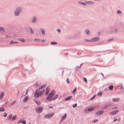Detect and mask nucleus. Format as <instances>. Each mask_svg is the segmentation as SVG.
<instances>
[{"instance_id":"obj_20","label":"nucleus","mask_w":124,"mask_h":124,"mask_svg":"<svg viewBox=\"0 0 124 124\" xmlns=\"http://www.w3.org/2000/svg\"><path fill=\"white\" fill-rule=\"evenodd\" d=\"M29 29L30 30V32L31 34H33L34 33V32L32 29L31 28H30Z\"/></svg>"},{"instance_id":"obj_47","label":"nucleus","mask_w":124,"mask_h":124,"mask_svg":"<svg viewBox=\"0 0 124 124\" xmlns=\"http://www.w3.org/2000/svg\"><path fill=\"white\" fill-rule=\"evenodd\" d=\"M113 109H117V108L116 107H114L113 108Z\"/></svg>"},{"instance_id":"obj_61","label":"nucleus","mask_w":124,"mask_h":124,"mask_svg":"<svg viewBox=\"0 0 124 124\" xmlns=\"http://www.w3.org/2000/svg\"><path fill=\"white\" fill-rule=\"evenodd\" d=\"M28 124H31V123H29Z\"/></svg>"},{"instance_id":"obj_36","label":"nucleus","mask_w":124,"mask_h":124,"mask_svg":"<svg viewBox=\"0 0 124 124\" xmlns=\"http://www.w3.org/2000/svg\"><path fill=\"white\" fill-rule=\"evenodd\" d=\"M117 13L118 14H122V12L120 10H118L117 11Z\"/></svg>"},{"instance_id":"obj_42","label":"nucleus","mask_w":124,"mask_h":124,"mask_svg":"<svg viewBox=\"0 0 124 124\" xmlns=\"http://www.w3.org/2000/svg\"><path fill=\"white\" fill-rule=\"evenodd\" d=\"M84 81L86 83H87V81L86 78H84L83 79Z\"/></svg>"},{"instance_id":"obj_21","label":"nucleus","mask_w":124,"mask_h":124,"mask_svg":"<svg viewBox=\"0 0 124 124\" xmlns=\"http://www.w3.org/2000/svg\"><path fill=\"white\" fill-rule=\"evenodd\" d=\"M5 110V108L3 107H0V112H3Z\"/></svg>"},{"instance_id":"obj_43","label":"nucleus","mask_w":124,"mask_h":124,"mask_svg":"<svg viewBox=\"0 0 124 124\" xmlns=\"http://www.w3.org/2000/svg\"><path fill=\"white\" fill-rule=\"evenodd\" d=\"M21 122L24 124H25L26 123V122L25 120L22 121H21Z\"/></svg>"},{"instance_id":"obj_59","label":"nucleus","mask_w":124,"mask_h":124,"mask_svg":"<svg viewBox=\"0 0 124 124\" xmlns=\"http://www.w3.org/2000/svg\"><path fill=\"white\" fill-rule=\"evenodd\" d=\"M8 102H7L5 103V104H7V103Z\"/></svg>"},{"instance_id":"obj_19","label":"nucleus","mask_w":124,"mask_h":124,"mask_svg":"<svg viewBox=\"0 0 124 124\" xmlns=\"http://www.w3.org/2000/svg\"><path fill=\"white\" fill-rule=\"evenodd\" d=\"M49 87H47L46 89V91L45 93L46 95H47L49 93Z\"/></svg>"},{"instance_id":"obj_1","label":"nucleus","mask_w":124,"mask_h":124,"mask_svg":"<svg viewBox=\"0 0 124 124\" xmlns=\"http://www.w3.org/2000/svg\"><path fill=\"white\" fill-rule=\"evenodd\" d=\"M23 8L21 6L17 7L14 12V14L15 16L18 17L19 16L23 11Z\"/></svg>"},{"instance_id":"obj_38","label":"nucleus","mask_w":124,"mask_h":124,"mask_svg":"<svg viewBox=\"0 0 124 124\" xmlns=\"http://www.w3.org/2000/svg\"><path fill=\"white\" fill-rule=\"evenodd\" d=\"M78 3H79L80 4H81L83 5H86V4L84 3L81 2H80V1L78 2Z\"/></svg>"},{"instance_id":"obj_10","label":"nucleus","mask_w":124,"mask_h":124,"mask_svg":"<svg viewBox=\"0 0 124 124\" xmlns=\"http://www.w3.org/2000/svg\"><path fill=\"white\" fill-rule=\"evenodd\" d=\"M104 111L103 110H102L98 111L96 113V115L100 116L103 114L104 113Z\"/></svg>"},{"instance_id":"obj_58","label":"nucleus","mask_w":124,"mask_h":124,"mask_svg":"<svg viewBox=\"0 0 124 124\" xmlns=\"http://www.w3.org/2000/svg\"><path fill=\"white\" fill-rule=\"evenodd\" d=\"M101 74L103 76H104L103 74L102 73H101Z\"/></svg>"},{"instance_id":"obj_44","label":"nucleus","mask_w":124,"mask_h":124,"mask_svg":"<svg viewBox=\"0 0 124 124\" xmlns=\"http://www.w3.org/2000/svg\"><path fill=\"white\" fill-rule=\"evenodd\" d=\"M118 31V30L117 29H116L114 30V32L115 33H116Z\"/></svg>"},{"instance_id":"obj_18","label":"nucleus","mask_w":124,"mask_h":124,"mask_svg":"<svg viewBox=\"0 0 124 124\" xmlns=\"http://www.w3.org/2000/svg\"><path fill=\"white\" fill-rule=\"evenodd\" d=\"M28 99L29 98L27 96H25L24 98L23 101L24 102H26L28 100Z\"/></svg>"},{"instance_id":"obj_8","label":"nucleus","mask_w":124,"mask_h":124,"mask_svg":"<svg viewBox=\"0 0 124 124\" xmlns=\"http://www.w3.org/2000/svg\"><path fill=\"white\" fill-rule=\"evenodd\" d=\"M66 117H67L66 114L65 113V114H64L63 116H62V118L60 121V122H62L63 120L65 119V118H66Z\"/></svg>"},{"instance_id":"obj_5","label":"nucleus","mask_w":124,"mask_h":124,"mask_svg":"<svg viewBox=\"0 0 124 124\" xmlns=\"http://www.w3.org/2000/svg\"><path fill=\"white\" fill-rule=\"evenodd\" d=\"M100 39L99 37H97L92 38L91 39L92 42H96L98 41Z\"/></svg>"},{"instance_id":"obj_12","label":"nucleus","mask_w":124,"mask_h":124,"mask_svg":"<svg viewBox=\"0 0 124 124\" xmlns=\"http://www.w3.org/2000/svg\"><path fill=\"white\" fill-rule=\"evenodd\" d=\"M118 110H116L113 111L110 113V114L112 115H114L117 114L118 112Z\"/></svg>"},{"instance_id":"obj_16","label":"nucleus","mask_w":124,"mask_h":124,"mask_svg":"<svg viewBox=\"0 0 124 124\" xmlns=\"http://www.w3.org/2000/svg\"><path fill=\"white\" fill-rule=\"evenodd\" d=\"M40 31L41 33L43 35H44L45 34V30L43 29H40Z\"/></svg>"},{"instance_id":"obj_6","label":"nucleus","mask_w":124,"mask_h":124,"mask_svg":"<svg viewBox=\"0 0 124 124\" xmlns=\"http://www.w3.org/2000/svg\"><path fill=\"white\" fill-rule=\"evenodd\" d=\"M37 17L34 16H33L31 22L32 23H35L37 21Z\"/></svg>"},{"instance_id":"obj_11","label":"nucleus","mask_w":124,"mask_h":124,"mask_svg":"<svg viewBox=\"0 0 124 124\" xmlns=\"http://www.w3.org/2000/svg\"><path fill=\"white\" fill-rule=\"evenodd\" d=\"M85 2L86 4L90 5H93L94 3V2L92 1H86Z\"/></svg>"},{"instance_id":"obj_26","label":"nucleus","mask_w":124,"mask_h":124,"mask_svg":"<svg viewBox=\"0 0 124 124\" xmlns=\"http://www.w3.org/2000/svg\"><path fill=\"white\" fill-rule=\"evenodd\" d=\"M16 117V115L14 116L12 118V121H14L15 120Z\"/></svg>"},{"instance_id":"obj_60","label":"nucleus","mask_w":124,"mask_h":124,"mask_svg":"<svg viewBox=\"0 0 124 124\" xmlns=\"http://www.w3.org/2000/svg\"><path fill=\"white\" fill-rule=\"evenodd\" d=\"M123 110H124V108H123Z\"/></svg>"},{"instance_id":"obj_14","label":"nucleus","mask_w":124,"mask_h":124,"mask_svg":"<svg viewBox=\"0 0 124 124\" xmlns=\"http://www.w3.org/2000/svg\"><path fill=\"white\" fill-rule=\"evenodd\" d=\"M5 93L3 92H2L1 94L0 95V100L2 99L3 97L5 95Z\"/></svg>"},{"instance_id":"obj_28","label":"nucleus","mask_w":124,"mask_h":124,"mask_svg":"<svg viewBox=\"0 0 124 124\" xmlns=\"http://www.w3.org/2000/svg\"><path fill=\"white\" fill-rule=\"evenodd\" d=\"M102 95V93L101 92H100L98 93L97 94V95L98 96H101Z\"/></svg>"},{"instance_id":"obj_27","label":"nucleus","mask_w":124,"mask_h":124,"mask_svg":"<svg viewBox=\"0 0 124 124\" xmlns=\"http://www.w3.org/2000/svg\"><path fill=\"white\" fill-rule=\"evenodd\" d=\"M35 101L38 105H40V103L39 101H37L36 100H35Z\"/></svg>"},{"instance_id":"obj_24","label":"nucleus","mask_w":124,"mask_h":124,"mask_svg":"<svg viewBox=\"0 0 124 124\" xmlns=\"http://www.w3.org/2000/svg\"><path fill=\"white\" fill-rule=\"evenodd\" d=\"M46 86V85H42L39 88V89L45 88Z\"/></svg>"},{"instance_id":"obj_53","label":"nucleus","mask_w":124,"mask_h":124,"mask_svg":"<svg viewBox=\"0 0 124 124\" xmlns=\"http://www.w3.org/2000/svg\"><path fill=\"white\" fill-rule=\"evenodd\" d=\"M117 120V118H115V119L114 120V122H115L116 121V120Z\"/></svg>"},{"instance_id":"obj_7","label":"nucleus","mask_w":124,"mask_h":124,"mask_svg":"<svg viewBox=\"0 0 124 124\" xmlns=\"http://www.w3.org/2000/svg\"><path fill=\"white\" fill-rule=\"evenodd\" d=\"M98 106H97L95 107H93L92 108H88L89 112H90L94 110L96 108H97L98 107Z\"/></svg>"},{"instance_id":"obj_3","label":"nucleus","mask_w":124,"mask_h":124,"mask_svg":"<svg viewBox=\"0 0 124 124\" xmlns=\"http://www.w3.org/2000/svg\"><path fill=\"white\" fill-rule=\"evenodd\" d=\"M55 94V92L54 91H52L48 95L46 99L47 100L49 101L53 100L52 98Z\"/></svg>"},{"instance_id":"obj_48","label":"nucleus","mask_w":124,"mask_h":124,"mask_svg":"<svg viewBox=\"0 0 124 124\" xmlns=\"http://www.w3.org/2000/svg\"><path fill=\"white\" fill-rule=\"evenodd\" d=\"M66 81L68 83H69V79H67V80H66Z\"/></svg>"},{"instance_id":"obj_51","label":"nucleus","mask_w":124,"mask_h":124,"mask_svg":"<svg viewBox=\"0 0 124 124\" xmlns=\"http://www.w3.org/2000/svg\"><path fill=\"white\" fill-rule=\"evenodd\" d=\"M113 39V38H112V39H109L108 40V41H111Z\"/></svg>"},{"instance_id":"obj_54","label":"nucleus","mask_w":124,"mask_h":124,"mask_svg":"<svg viewBox=\"0 0 124 124\" xmlns=\"http://www.w3.org/2000/svg\"><path fill=\"white\" fill-rule=\"evenodd\" d=\"M117 120L119 122L121 120V119L120 118H118L117 119Z\"/></svg>"},{"instance_id":"obj_45","label":"nucleus","mask_w":124,"mask_h":124,"mask_svg":"<svg viewBox=\"0 0 124 124\" xmlns=\"http://www.w3.org/2000/svg\"><path fill=\"white\" fill-rule=\"evenodd\" d=\"M95 96H96V95H94L92 97V98H91V100H93V99H94V98L95 97Z\"/></svg>"},{"instance_id":"obj_32","label":"nucleus","mask_w":124,"mask_h":124,"mask_svg":"<svg viewBox=\"0 0 124 124\" xmlns=\"http://www.w3.org/2000/svg\"><path fill=\"white\" fill-rule=\"evenodd\" d=\"M18 42H14L13 41H12L10 42V44H12L15 43H18Z\"/></svg>"},{"instance_id":"obj_52","label":"nucleus","mask_w":124,"mask_h":124,"mask_svg":"<svg viewBox=\"0 0 124 124\" xmlns=\"http://www.w3.org/2000/svg\"><path fill=\"white\" fill-rule=\"evenodd\" d=\"M58 31L60 33L61 32V30L60 29H59L58 30Z\"/></svg>"},{"instance_id":"obj_29","label":"nucleus","mask_w":124,"mask_h":124,"mask_svg":"<svg viewBox=\"0 0 124 124\" xmlns=\"http://www.w3.org/2000/svg\"><path fill=\"white\" fill-rule=\"evenodd\" d=\"M12 116V114H10L9 115V117L8 118V119L9 120H10L11 119V118Z\"/></svg>"},{"instance_id":"obj_30","label":"nucleus","mask_w":124,"mask_h":124,"mask_svg":"<svg viewBox=\"0 0 124 124\" xmlns=\"http://www.w3.org/2000/svg\"><path fill=\"white\" fill-rule=\"evenodd\" d=\"M58 94L55 95L53 98V100H54L56 99L58 97Z\"/></svg>"},{"instance_id":"obj_13","label":"nucleus","mask_w":124,"mask_h":124,"mask_svg":"<svg viewBox=\"0 0 124 124\" xmlns=\"http://www.w3.org/2000/svg\"><path fill=\"white\" fill-rule=\"evenodd\" d=\"M5 32V31L4 28L0 27V32L1 33H4Z\"/></svg>"},{"instance_id":"obj_25","label":"nucleus","mask_w":124,"mask_h":124,"mask_svg":"<svg viewBox=\"0 0 124 124\" xmlns=\"http://www.w3.org/2000/svg\"><path fill=\"white\" fill-rule=\"evenodd\" d=\"M19 40H20L22 42H24L25 41V39L23 38H21L19 39Z\"/></svg>"},{"instance_id":"obj_22","label":"nucleus","mask_w":124,"mask_h":124,"mask_svg":"<svg viewBox=\"0 0 124 124\" xmlns=\"http://www.w3.org/2000/svg\"><path fill=\"white\" fill-rule=\"evenodd\" d=\"M72 97V96H69L67 97V98H66V99H65V100L66 101H68Z\"/></svg>"},{"instance_id":"obj_35","label":"nucleus","mask_w":124,"mask_h":124,"mask_svg":"<svg viewBox=\"0 0 124 124\" xmlns=\"http://www.w3.org/2000/svg\"><path fill=\"white\" fill-rule=\"evenodd\" d=\"M77 91V88H75L72 91V93H74Z\"/></svg>"},{"instance_id":"obj_37","label":"nucleus","mask_w":124,"mask_h":124,"mask_svg":"<svg viewBox=\"0 0 124 124\" xmlns=\"http://www.w3.org/2000/svg\"><path fill=\"white\" fill-rule=\"evenodd\" d=\"M85 40L86 41H87L89 42H92V41H91V39L90 40L87 39H85Z\"/></svg>"},{"instance_id":"obj_34","label":"nucleus","mask_w":124,"mask_h":124,"mask_svg":"<svg viewBox=\"0 0 124 124\" xmlns=\"http://www.w3.org/2000/svg\"><path fill=\"white\" fill-rule=\"evenodd\" d=\"M57 44V43L55 42H52L51 43V44L52 45L56 44Z\"/></svg>"},{"instance_id":"obj_40","label":"nucleus","mask_w":124,"mask_h":124,"mask_svg":"<svg viewBox=\"0 0 124 124\" xmlns=\"http://www.w3.org/2000/svg\"><path fill=\"white\" fill-rule=\"evenodd\" d=\"M7 115H8V114H7V113L6 112L4 114L3 116L4 117H6L7 116Z\"/></svg>"},{"instance_id":"obj_46","label":"nucleus","mask_w":124,"mask_h":124,"mask_svg":"<svg viewBox=\"0 0 124 124\" xmlns=\"http://www.w3.org/2000/svg\"><path fill=\"white\" fill-rule=\"evenodd\" d=\"M16 102V101H15L11 103L12 105H13Z\"/></svg>"},{"instance_id":"obj_4","label":"nucleus","mask_w":124,"mask_h":124,"mask_svg":"<svg viewBox=\"0 0 124 124\" xmlns=\"http://www.w3.org/2000/svg\"><path fill=\"white\" fill-rule=\"evenodd\" d=\"M43 108L41 106H39L36 109V111L39 113H41L43 111Z\"/></svg>"},{"instance_id":"obj_55","label":"nucleus","mask_w":124,"mask_h":124,"mask_svg":"<svg viewBox=\"0 0 124 124\" xmlns=\"http://www.w3.org/2000/svg\"><path fill=\"white\" fill-rule=\"evenodd\" d=\"M21 121L20 120H19V121L18 122H17V123L18 124H19V123H20V122H21Z\"/></svg>"},{"instance_id":"obj_9","label":"nucleus","mask_w":124,"mask_h":124,"mask_svg":"<svg viewBox=\"0 0 124 124\" xmlns=\"http://www.w3.org/2000/svg\"><path fill=\"white\" fill-rule=\"evenodd\" d=\"M53 114H47L44 116V118L46 119L52 117L53 116Z\"/></svg>"},{"instance_id":"obj_23","label":"nucleus","mask_w":124,"mask_h":124,"mask_svg":"<svg viewBox=\"0 0 124 124\" xmlns=\"http://www.w3.org/2000/svg\"><path fill=\"white\" fill-rule=\"evenodd\" d=\"M114 88V86L113 85H111L109 87V89L110 90H113Z\"/></svg>"},{"instance_id":"obj_33","label":"nucleus","mask_w":124,"mask_h":124,"mask_svg":"<svg viewBox=\"0 0 124 124\" xmlns=\"http://www.w3.org/2000/svg\"><path fill=\"white\" fill-rule=\"evenodd\" d=\"M34 40L37 42H39L40 41V39L38 38H35L34 39Z\"/></svg>"},{"instance_id":"obj_15","label":"nucleus","mask_w":124,"mask_h":124,"mask_svg":"<svg viewBox=\"0 0 124 124\" xmlns=\"http://www.w3.org/2000/svg\"><path fill=\"white\" fill-rule=\"evenodd\" d=\"M112 101L114 102H118L120 100L119 98H114L112 99Z\"/></svg>"},{"instance_id":"obj_49","label":"nucleus","mask_w":124,"mask_h":124,"mask_svg":"<svg viewBox=\"0 0 124 124\" xmlns=\"http://www.w3.org/2000/svg\"><path fill=\"white\" fill-rule=\"evenodd\" d=\"M49 107L51 108H53L52 106H49Z\"/></svg>"},{"instance_id":"obj_57","label":"nucleus","mask_w":124,"mask_h":124,"mask_svg":"<svg viewBox=\"0 0 124 124\" xmlns=\"http://www.w3.org/2000/svg\"><path fill=\"white\" fill-rule=\"evenodd\" d=\"M107 106H105V107H104V108L105 109L106 108H107Z\"/></svg>"},{"instance_id":"obj_2","label":"nucleus","mask_w":124,"mask_h":124,"mask_svg":"<svg viewBox=\"0 0 124 124\" xmlns=\"http://www.w3.org/2000/svg\"><path fill=\"white\" fill-rule=\"evenodd\" d=\"M44 92L45 90H42L39 92L38 90H37L35 92L34 96L36 98H37L39 96L42 95Z\"/></svg>"},{"instance_id":"obj_17","label":"nucleus","mask_w":124,"mask_h":124,"mask_svg":"<svg viewBox=\"0 0 124 124\" xmlns=\"http://www.w3.org/2000/svg\"><path fill=\"white\" fill-rule=\"evenodd\" d=\"M85 32L87 36H89L90 34V32L88 29H86L85 31Z\"/></svg>"},{"instance_id":"obj_39","label":"nucleus","mask_w":124,"mask_h":124,"mask_svg":"<svg viewBox=\"0 0 124 124\" xmlns=\"http://www.w3.org/2000/svg\"><path fill=\"white\" fill-rule=\"evenodd\" d=\"M97 119H95L92 121V122L93 123H96L98 121Z\"/></svg>"},{"instance_id":"obj_56","label":"nucleus","mask_w":124,"mask_h":124,"mask_svg":"<svg viewBox=\"0 0 124 124\" xmlns=\"http://www.w3.org/2000/svg\"><path fill=\"white\" fill-rule=\"evenodd\" d=\"M45 41V40H42V42H44Z\"/></svg>"},{"instance_id":"obj_50","label":"nucleus","mask_w":124,"mask_h":124,"mask_svg":"<svg viewBox=\"0 0 124 124\" xmlns=\"http://www.w3.org/2000/svg\"><path fill=\"white\" fill-rule=\"evenodd\" d=\"M28 90H29L28 89H27L26 90V94H25V95H26L27 94V93L28 92Z\"/></svg>"},{"instance_id":"obj_41","label":"nucleus","mask_w":124,"mask_h":124,"mask_svg":"<svg viewBox=\"0 0 124 124\" xmlns=\"http://www.w3.org/2000/svg\"><path fill=\"white\" fill-rule=\"evenodd\" d=\"M77 103H75L72 106H73V107L74 108L75 107H76V106H77Z\"/></svg>"},{"instance_id":"obj_31","label":"nucleus","mask_w":124,"mask_h":124,"mask_svg":"<svg viewBox=\"0 0 124 124\" xmlns=\"http://www.w3.org/2000/svg\"><path fill=\"white\" fill-rule=\"evenodd\" d=\"M84 111L85 113H87L89 112L88 109H85L84 110Z\"/></svg>"}]
</instances>
